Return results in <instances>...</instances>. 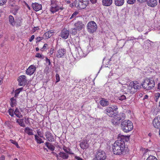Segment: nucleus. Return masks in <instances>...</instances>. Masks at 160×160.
<instances>
[{
  "instance_id": "obj_47",
  "label": "nucleus",
  "mask_w": 160,
  "mask_h": 160,
  "mask_svg": "<svg viewBox=\"0 0 160 160\" xmlns=\"http://www.w3.org/2000/svg\"><path fill=\"white\" fill-rule=\"evenodd\" d=\"M118 99L122 101L126 99V97L124 95H122L118 97Z\"/></svg>"
},
{
  "instance_id": "obj_13",
  "label": "nucleus",
  "mask_w": 160,
  "mask_h": 160,
  "mask_svg": "<svg viewBox=\"0 0 160 160\" xmlns=\"http://www.w3.org/2000/svg\"><path fill=\"white\" fill-rule=\"evenodd\" d=\"M36 68V67L34 65H30L27 69L26 71V74L29 75H32L34 73Z\"/></svg>"
},
{
  "instance_id": "obj_36",
  "label": "nucleus",
  "mask_w": 160,
  "mask_h": 160,
  "mask_svg": "<svg viewBox=\"0 0 160 160\" xmlns=\"http://www.w3.org/2000/svg\"><path fill=\"white\" fill-rule=\"evenodd\" d=\"M23 89L22 88H18L15 91V94H14V97L15 98H17L20 93V92L22 91Z\"/></svg>"
},
{
  "instance_id": "obj_6",
  "label": "nucleus",
  "mask_w": 160,
  "mask_h": 160,
  "mask_svg": "<svg viewBox=\"0 0 160 160\" xmlns=\"http://www.w3.org/2000/svg\"><path fill=\"white\" fill-rule=\"evenodd\" d=\"M51 8L50 10L52 13L56 12L59 10H62L63 8L60 7L58 6L57 3L56 1L55 0H51Z\"/></svg>"
},
{
  "instance_id": "obj_63",
  "label": "nucleus",
  "mask_w": 160,
  "mask_h": 160,
  "mask_svg": "<svg viewBox=\"0 0 160 160\" xmlns=\"http://www.w3.org/2000/svg\"><path fill=\"white\" fill-rule=\"evenodd\" d=\"M57 157L58 160H62V159L61 158H60L59 157V156H58V155L57 156Z\"/></svg>"
},
{
  "instance_id": "obj_19",
  "label": "nucleus",
  "mask_w": 160,
  "mask_h": 160,
  "mask_svg": "<svg viewBox=\"0 0 160 160\" xmlns=\"http://www.w3.org/2000/svg\"><path fill=\"white\" fill-rule=\"evenodd\" d=\"M125 91L127 93H129L132 94L136 92L132 86H131V83H130L129 85L127 86L126 88V90H125Z\"/></svg>"
},
{
  "instance_id": "obj_45",
  "label": "nucleus",
  "mask_w": 160,
  "mask_h": 160,
  "mask_svg": "<svg viewBox=\"0 0 160 160\" xmlns=\"http://www.w3.org/2000/svg\"><path fill=\"white\" fill-rule=\"evenodd\" d=\"M77 30L76 28H72L71 30V33L72 34L75 35L77 33Z\"/></svg>"
},
{
  "instance_id": "obj_22",
  "label": "nucleus",
  "mask_w": 160,
  "mask_h": 160,
  "mask_svg": "<svg viewBox=\"0 0 160 160\" xmlns=\"http://www.w3.org/2000/svg\"><path fill=\"white\" fill-rule=\"evenodd\" d=\"M100 104L102 107H106L108 106L109 104V101L105 98H102L99 102Z\"/></svg>"
},
{
  "instance_id": "obj_10",
  "label": "nucleus",
  "mask_w": 160,
  "mask_h": 160,
  "mask_svg": "<svg viewBox=\"0 0 160 160\" xmlns=\"http://www.w3.org/2000/svg\"><path fill=\"white\" fill-rule=\"evenodd\" d=\"M74 5L76 7L79 9H82L86 8L88 4L79 2L78 0L74 2Z\"/></svg>"
},
{
  "instance_id": "obj_34",
  "label": "nucleus",
  "mask_w": 160,
  "mask_h": 160,
  "mask_svg": "<svg viewBox=\"0 0 160 160\" xmlns=\"http://www.w3.org/2000/svg\"><path fill=\"white\" fill-rule=\"evenodd\" d=\"M9 5L12 7H13L14 6L16 5V2L15 0H9L8 1Z\"/></svg>"
},
{
  "instance_id": "obj_40",
  "label": "nucleus",
  "mask_w": 160,
  "mask_h": 160,
  "mask_svg": "<svg viewBox=\"0 0 160 160\" xmlns=\"http://www.w3.org/2000/svg\"><path fill=\"white\" fill-rule=\"evenodd\" d=\"M37 133L38 135V136L40 137V138H43L44 139H45V138L43 137V135L42 133L40 131V130H38L37 131Z\"/></svg>"
},
{
  "instance_id": "obj_4",
  "label": "nucleus",
  "mask_w": 160,
  "mask_h": 160,
  "mask_svg": "<svg viewBox=\"0 0 160 160\" xmlns=\"http://www.w3.org/2000/svg\"><path fill=\"white\" fill-rule=\"evenodd\" d=\"M94 156L95 160H105L107 157L105 152L101 149L95 151Z\"/></svg>"
},
{
  "instance_id": "obj_53",
  "label": "nucleus",
  "mask_w": 160,
  "mask_h": 160,
  "mask_svg": "<svg viewBox=\"0 0 160 160\" xmlns=\"http://www.w3.org/2000/svg\"><path fill=\"white\" fill-rule=\"evenodd\" d=\"M35 36L34 35L31 36V37L29 39V41L31 42L34 38Z\"/></svg>"
},
{
  "instance_id": "obj_42",
  "label": "nucleus",
  "mask_w": 160,
  "mask_h": 160,
  "mask_svg": "<svg viewBox=\"0 0 160 160\" xmlns=\"http://www.w3.org/2000/svg\"><path fill=\"white\" fill-rule=\"evenodd\" d=\"M8 113L10 115L11 117H13L14 116V110L12 109H10L8 111Z\"/></svg>"
},
{
  "instance_id": "obj_61",
  "label": "nucleus",
  "mask_w": 160,
  "mask_h": 160,
  "mask_svg": "<svg viewBox=\"0 0 160 160\" xmlns=\"http://www.w3.org/2000/svg\"><path fill=\"white\" fill-rule=\"evenodd\" d=\"M53 49H52H52L51 50L50 52V53L52 55L53 54Z\"/></svg>"
},
{
  "instance_id": "obj_35",
  "label": "nucleus",
  "mask_w": 160,
  "mask_h": 160,
  "mask_svg": "<svg viewBox=\"0 0 160 160\" xmlns=\"http://www.w3.org/2000/svg\"><path fill=\"white\" fill-rule=\"evenodd\" d=\"M10 101L11 102L10 105L12 107H14L16 106L17 103L16 99L14 98H11Z\"/></svg>"
},
{
  "instance_id": "obj_33",
  "label": "nucleus",
  "mask_w": 160,
  "mask_h": 160,
  "mask_svg": "<svg viewBox=\"0 0 160 160\" xmlns=\"http://www.w3.org/2000/svg\"><path fill=\"white\" fill-rule=\"evenodd\" d=\"M35 139V140L36 141L37 143L38 144H41L44 142V141L42 140V139L40 138L37 135H34Z\"/></svg>"
},
{
  "instance_id": "obj_51",
  "label": "nucleus",
  "mask_w": 160,
  "mask_h": 160,
  "mask_svg": "<svg viewBox=\"0 0 160 160\" xmlns=\"http://www.w3.org/2000/svg\"><path fill=\"white\" fill-rule=\"evenodd\" d=\"M111 107L112 108V110H114V111H115V112H117V111L118 109V108L116 106H114Z\"/></svg>"
},
{
  "instance_id": "obj_25",
  "label": "nucleus",
  "mask_w": 160,
  "mask_h": 160,
  "mask_svg": "<svg viewBox=\"0 0 160 160\" xmlns=\"http://www.w3.org/2000/svg\"><path fill=\"white\" fill-rule=\"evenodd\" d=\"M115 5L118 6H121L123 5L124 3V0H114Z\"/></svg>"
},
{
  "instance_id": "obj_11",
  "label": "nucleus",
  "mask_w": 160,
  "mask_h": 160,
  "mask_svg": "<svg viewBox=\"0 0 160 160\" xmlns=\"http://www.w3.org/2000/svg\"><path fill=\"white\" fill-rule=\"evenodd\" d=\"M18 80L19 82V85L20 86L25 85L27 82L26 76L23 75L19 76Z\"/></svg>"
},
{
  "instance_id": "obj_20",
  "label": "nucleus",
  "mask_w": 160,
  "mask_h": 160,
  "mask_svg": "<svg viewBox=\"0 0 160 160\" xmlns=\"http://www.w3.org/2000/svg\"><path fill=\"white\" fill-rule=\"evenodd\" d=\"M121 122V118L120 117H115L112 120V122L114 125H118Z\"/></svg>"
},
{
  "instance_id": "obj_17",
  "label": "nucleus",
  "mask_w": 160,
  "mask_h": 160,
  "mask_svg": "<svg viewBox=\"0 0 160 160\" xmlns=\"http://www.w3.org/2000/svg\"><path fill=\"white\" fill-rule=\"evenodd\" d=\"M146 1L147 5L151 7L156 6L158 4L157 0H147Z\"/></svg>"
},
{
  "instance_id": "obj_58",
  "label": "nucleus",
  "mask_w": 160,
  "mask_h": 160,
  "mask_svg": "<svg viewBox=\"0 0 160 160\" xmlns=\"http://www.w3.org/2000/svg\"><path fill=\"white\" fill-rule=\"evenodd\" d=\"M5 158L4 156H2L0 158V160H5Z\"/></svg>"
},
{
  "instance_id": "obj_39",
  "label": "nucleus",
  "mask_w": 160,
  "mask_h": 160,
  "mask_svg": "<svg viewBox=\"0 0 160 160\" xmlns=\"http://www.w3.org/2000/svg\"><path fill=\"white\" fill-rule=\"evenodd\" d=\"M160 97V93L158 92L155 93L154 100L156 102H157L159 98Z\"/></svg>"
},
{
  "instance_id": "obj_30",
  "label": "nucleus",
  "mask_w": 160,
  "mask_h": 160,
  "mask_svg": "<svg viewBox=\"0 0 160 160\" xmlns=\"http://www.w3.org/2000/svg\"><path fill=\"white\" fill-rule=\"evenodd\" d=\"M14 114L17 117L19 118H21L22 117V115H21L19 109L17 108H16L14 111Z\"/></svg>"
},
{
  "instance_id": "obj_2",
  "label": "nucleus",
  "mask_w": 160,
  "mask_h": 160,
  "mask_svg": "<svg viewBox=\"0 0 160 160\" xmlns=\"http://www.w3.org/2000/svg\"><path fill=\"white\" fill-rule=\"evenodd\" d=\"M143 88L146 90L151 89L155 85L154 80L152 78L145 79L141 84Z\"/></svg>"
},
{
  "instance_id": "obj_54",
  "label": "nucleus",
  "mask_w": 160,
  "mask_h": 160,
  "mask_svg": "<svg viewBox=\"0 0 160 160\" xmlns=\"http://www.w3.org/2000/svg\"><path fill=\"white\" fill-rule=\"evenodd\" d=\"M48 45L47 44L45 43L44 44L43 48H42V49H46L48 47Z\"/></svg>"
},
{
  "instance_id": "obj_37",
  "label": "nucleus",
  "mask_w": 160,
  "mask_h": 160,
  "mask_svg": "<svg viewBox=\"0 0 160 160\" xmlns=\"http://www.w3.org/2000/svg\"><path fill=\"white\" fill-rule=\"evenodd\" d=\"M12 11L14 14H16L18 12L19 9V7L17 5L14 6L13 7H12Z\"/></svg>"
},
{
  "instance_id": "obj_9",
  "label": "nucleus",
  "mask_w": 160,
  "mask_h": 160,
  "mask_svg": "<svg viewBox=\"0 0 160 160\" xmlns=\"http://www.w3.org/2000/svg\"><path fill=\"white\" fill-rule=\"evenodd\" d=\"M46 140L49 142H52L55 140L54 137L52 133L49 131L46 132L45 133Z\"/></svg>"
},
{
  "instance_id": "obj_43",
  "label": "nucleus",
  "mask_w": 160,
  "mask_h": 160,
  "mask_svg": "<svg viewBox=\"0 0 160 160\" xmlns=\"http://www.w3.org/2000/svg\"><path fill=\"white\" fill-rule=\"evenodd\" d=\"M10 141L12 143L15 145L16 146V147H17V148H19V146L18 144V143L17 142H16L15 141L13 140L12 139L10 140Z\"/></svg>"
},
{
  "instance_id": "obj_26",
  "label": "nucleus",
  "mask_w": 160,
  "mask_h": 160,
  "mask_svg": "<svg viewBox=\"0 0 160 160\" xmlns=\"http://www.w3.org/2000/svg\"><path fill=\"white\" fill-rule=\"evenodd\" d=\"M45 145L48 148V149L51 151H53L54 150L55 147L51 143H49V142H46L45 143Z\"/></svg>"
},
{
  "instance_id": "obj_24",
  "label": "nucleus",
  "mask_w": 160,
  "mask_h": 160,
  "mask_svg": "<svg viewBox=\"0 0 160 160\" xmlns=\"http://www.w3.org/2000/svg\"><path fill=\"white\" fill-rule=\"evenodd\" d=\"M112 3V0H102V4L104 6H109Z\"/></svg>"
},
{
  "instance_id": "obj_28",
  "label": "nucleus",
  "mask_w": 160,
  "mask_h": 160,
  "mask_svg": "<svg viewBox=\"0 0 160 160\" xmlns=\"http://www.w3.org/2000/svg\"><path fill=\"white\" fill-rule=\"evenodd\" d=\"M54 32L52 30H50L46 32L44 34V36H45L46 38L48 39L50 38L53 34Z\"/></svg>"
},
{
  "instance_id": "obj_41",
  "label": "nucleus",
  "mask_w": 160,
  "mask_h": 160,
  "mask_svg": "<svg viewBox=\"0 0 160 160\" xmlns=\"http://www.w3.org/2000/svg\"><path fill=\"white\" fill-rule=\"evenodd\" d=\"M146 160H158L157 158L153 156H150L147 158Z\"/></svg>"
},
{
  "instance_id": "obj_8",
  "label": "nucleus",
  "mask_w": 160,
  "mask_h": 160,
  "mask_svg": "<svg viewBox=\"0 0 160 160\" xmlns=\"http://www.w3.org/2000/svg\"><path fill=\"white\" fill-rule=\"evenodd\" d=\"M66 50L63 48H59L57 50L56 55L58 58H63L66 54Z\"/></svg>"
},
{
  "instance_id": "obj_18",
  "label": "nucleus",
  "mask_w": 160,
  "mask_h": 160,
  "mask_svg": "<svg viewBox=\"0 0 160 160\" xmlns=\"http://www.w3.org/2000/svg\"><path fill=\"white\" fill-rule=\"evenodd\" d=\"M74 25L77 29L79 31L81 30L85 27L84 25L81 21L78 22Z\"/></svg>"
},
{
  "instance_id": "obj_7",
  "label": "nucleus",
  "mask_w": 160,
  "mask_h": 160,
  "mask_svg": "<svg viewBox=\"0 0 160 160\" xmlns=\"http://www.w3.org/2000/svg\"><path fill=\"white\" fill-rule=\"evenodd\" d=\"M104 112L111 117L115 116L118 114L117 113V112L112 110V108L111 107L107 108L104 110Z\"/></svg>"
},
{
  "instance_id": "obj_56",
  "label": "nucleus",
  "mask_w": 160,
  "mask_h": 160,
  "mask_svg": "<svg viewBox=\"0 0 160 160\" xmlns=\"http://www.w3.org/2000/svg\"><path fill=\"white\" fill-rule=\"evenodd\" d=\"M147 42L148 43H149V44H150L151 45L153 44V42H152L151 41H150L149 40H147Z\"/></svg>"
},
{
  "instance_id": "obj_48",
  "label": "nucleus",
  "mask_w": 160,
  "mask_h": 160,
  "mask_svg": "<svg viewBox=\"0 0 160 160\" xmlns=\"http://www.w3.org/2000/svg\"><path fill=\"white\" fill-rule=\"evenodd\" d=\"M78 12H74L72 15L71 17L70 18V19H72L73 18L76 17V16L78 14Z\"/></svg>"
},
{
  "instance_id": "obj_44",
  "label": "nucleus",
  "mask_w": 160,
  "mask_h": 160,
  "mask_svg": "<svg viewBox=\"0 0 160 160\" xmlns=\"http://www.w3.org/2000/svg\"><path fill=\"white\" fill-rule=\"evenodd\" d=\"M73 156L74 157V160H84L82 158H81L78 156L76 155L75 154H74L73 155Z\"/></svg>"
},
{
  "instance_id": "obj_38",
  "label": "nucleus",
  "mask_w": 160,
  "mask_h": 160,
  "mask_svg": "<svg viewBox=\"0 0 160 160\" xmlns=\"http://www.w3.org/2000/svg\"><path fill=\"white\" fill-rule=\"evenodd\" d=\"M45 61L47 64V65L49 66L52 67V65L51 63L50 60L47 57L45 58Z\"/></svg>"
},
{
  "instance_id": "obj_14",
  "label": "nucleus",
  "mask_w": 160,
  "mask_h": 160,
  "mask_svg": "<svg viewBox=\"0 0 160 160\" xmlns=\"http://www.w3.org/2000/svg\"><path fill=\"white\" fill-rule=\"evenodd\" d=\"M32 7L35 11H39L42 9V5L37 2L32 3Z\"/></svg>"
},
{
  "instance_id": "obj_57",
  "label": "nucleus",
  "mask_w": 160,
  "mask_h": 160,
  "mask_svg": "<svg viewBox=\"0 0 160 160\" xmlns=\"http://www.w3.org/2000/svg\"><path fill=\"white\" fill-rule=\"evenodd\" d=\"M92 4H94L96 3L97 0H90Z\"/></svg>"
},
{
  "instance_id": "obj_64",
  "label": "nucleus",
  "mask_w": 160,
  "mask_h": 160,
  "mask_svg": "<svg viewBox=\"0 0 160 160\" xmlns=\"http://www.w3.org/2000/svg\"><path fill=\"white\" fill-rule=\"evenodd\" d=\"M36 50L37 51H38L39 50V48H36Z\"/></svg>"
},
{
  "instance_id": "obj_1",
  "label": "nucleus",
  "mask_w": 160,
  "mask_h": 160,
  "mask_svg": "<svg viewBox=\"0 0 160 160\" xmlns=\"http://www.w3.org/2000/svg\"><path fill=\"white\" fill-rule=\"evenodd\" d=\"M129 137L130 136L118 135V140L112 145V151L114 154L120 155L123 154L126 146L125 142H128Z\"/></svg>"
},
{
  "instance_id": "obj_21",
  "label": "nucleus",
  "mask_w": 160,
  "mask_h": 160,
  "mask_svg": "<svg viewBox=\"0 0 160 160\" xmlns=\"http://www.w3.org/2000/svg\"><path fill=\"white\" fill-rule=\"evenodd\" d=\"M58 156H59V158H62L64 159H67L69 157L67 153H66L62 151L58 153Z\"/></svg>"
},
{
  "instance_id": "obj_60",
  "label": "nucleus",
  "mask_w": 160,
  "mask_h": 160,
  "mask_svg": "<svg viewBox=\"0 0 160 160\" xmlns=\"http://www.w3.org/2000/svg\"><path fill=\"white\" fill-rule=\"evenodd\" d=\"M148 95H145L144 97V98H143V99H147L148 98Z\"/></svg>"
},
{
  "instance_id": "obj_31",
  "label": "nucleus",
  "mask_w": 160,
  "mask_h": 160,
  "mask_svg": "<svg viewBox=\"0 0 160 160\" xmlns=\"http://www.w3.org/2000/svg\"><path fill=\"white\" fill-rule=\"evenodd\" d=\"M8 19L9 22L10 24L13 26H14L15 25V23L13 17L12 16L10 15L9 16Z\"/></svg>"
},
{
  "instance_id": "obj_12",
  "label": "nucleus",
  "mask_w": 160,
  "mask_h": 160,
  "mask_svg": "<svg viewBox=\"0 0 160 160\" xmlns=\"http://www.w3.org/2000/svg\"><path fill=\"white\" fill-rule=\"evenodd\" d=\"M153 126L156 128L159 129L160 128V116H158L155 118L153 120Z\"/></svg>"
},
{
  "instance_id": "obj_15",
  "label": "nucleus",
  "mask_w": 160,
  "mask_h": 160,
  "mask_svg": "<svg viewBox=\"0 0 160 160\" xmlns=\"http://www.w3.org/2000/svg\"><path fill=\"white\" fill-rule=\"evenodd\" d=\"M69 32L66 29H63L61 32L60 36L63 38L66 39L68 38Z\"/></svg>"
},
{
  "instance_id": "obj_50",
  "label": "nucleus",
  "mask_w": 160,
  "mask_h": 160,
  "mask_svg": "<svg viewBox=\"0 0 160 160\" xmlns=\"http://www.w3.org/2000/svg\"><path fill=\"white\" fill-rule=\"evenodd\" d=\"M56 82H58L60 81V77L58 74H57L56 76Z\"/></svg>"
},
{
  "instance_id": "obj_23",
  "label": "nucleus",
  "mask_w": 160,
  "mask_h": 160,
  "mask_svg": "<svg viewBox=\"0 0 160 160\" xmlns=\"http://www.w3.org/2000/svg\"><path fill=\"white\" fill-rule=\"evenodd\" d=\"M80 146L82 149H84L88 147L89 144L86 141H83L80 143Z\"/></svg>"
},
{
  "instance_id": "obj_32",
  "label": "nucleus",
  "mask_w": 160,
  "mask_h": 160,
  "mask_svg": "<svg viewBox=\"0 0 160 160\" xmlns=\"http://www.w3.org/2000/svg\"><path fill=\"white\" fill-rule=\"evenodd\" d=\"M16 122L21 127H24L25 126V124L24 123V119H16Z\"/></svg>"
},
{
  "instance_id": "obj_55",
  "label": "nucleus",
  "mask_w": 160,
  "mask_h": 160,
  "mask_svg": "<svg viewBox=\"0 0 160 160\" xmlns=\"http://www.w3.org/2000/svg\"><path fill=\"white\" fill-rule=\"evenodd\" d=\"M42 57V55L39 53H37L36 55V57L39 58H41Z\"/></svg>"
},
{
  "instance_id": "obj_3",
  "label": "nucleus",
  "mask_w": 160,
  "mask_h": 160,
  "mask_svg": "<svg viewBox=\"0 0 160 160\" xmlns=\"http://www.w3.org/2000/svg\"><path fill=\"white\" fill-rule=\"evenodd\" d=\"M121 127L124 132H128L131 131L133 128L132 122L129 120H125L121 122Z\"/></svg>"
},
{
  "instance_id": "obj_27",
  "label": "nucleus",
  "mask_w": 160,
  "mask_h": 160,
  "mask_svg": "<svg viewBox=\"0 0 160 160\" xmlns=\"http://www.w3.org/2000/svg\"><path fill=\"white\" fill-rule=\"evenodd\" d=\"M24 132L29 135H32L34 134L33 130L28 127L25 128Z\"/></svg>"
},
{
  "instance_id": "obj_46",
  "label": "nucleus",
  "mask_w": 160,
  "mask_h": 160,
  "mask_svg": "<svg viewBox=\"0 0 160 160\" xmlns=\"http://www.w3.org/2000/svg\"><path fill=\"white\" fill-rule=\"evenodd\" d=\"M136 0H127V2L128 4H132L136 2Z\"/></svg>"
},
{
  "instance_id": "obj_29",
  "label": "nucleus",
  "mask_w": 160,
  "mask_h": 160,
  "mask_svg": "<svg viewBox=\"0 0 160 160\" xmlns=\"http://www.w3.org/2000/svg\"><path fill=\"white\" fill-rule=\"evenodd\" d=\"M62 149L65 152H64L67 153L68 155V154H74V153L72 152V151L71 150V149L70 148H67L65 146H63L62 148Z\"/></svg>"
},
{
  "instance_id": "obj_59",
  "label": "nucleus",
  "mask_w": 160,
  "mask_h": 160,
  "mask_svg": "<svg viewBox=\"0 0 160 160\" xmlns=\"http://www.w3.org/2000/svg\"><path fill=\"white\" fill-rule=\"evenodd\" d=\"M147 0H138V1L140 2H145Z\"/></svg>"
},
{
  "instance_id": "obj_62",
  "label": "nucleus",
  "mask_w": 160,
  "mask_h": 160,
  "mask_svg": "<svg viewBox=\"0 0 160 160\" xmlns=\"http://www.w3.org/2000/svg\"><path fill=\"white\" fill-rule=\"evenodd\" d=\"M26 6L29 10L31 9V8L30 7L28 4H26Z\"/></svg>"
},
{
  "instance_id": "obj_52",
  "label": "nucleus",
  "mask_w": 160,
  "mask_h": 160,
  "mask_svg": "<svg viewBox=\"0 0 160 160\" xmlns=\"http://www.w3.org/2000/svg\"><path fill=\"white\" fill-rule=\"evenodd\" d=\"M43 39V38L42 37H38L36 39L37 40V42H40L41 40H42Z\"/></svg>"
},
{
  "instance_id": "obj_5",
  "label": "nucleus",
  "mask_w": 160,
  "mask_h": 160,
  "mask_svg": "<svg viewBox=\"0 0 160 160\" xmlns=\"http://www.w3.org/2000/svg\"><path fill=\"white\" fill-rule=\"evenodd\" d=\"M97 28V24L94 21L89 22L87 25V31L90 33H92L95 32Z\"/></svg>"
},
{
  "instance_id": "obj_49",
  "label": "nucleus",
  "mask_w": 160,
  "mask_h": 160,
  "mask_svg": "<svg viewBox=\"0 0 160 160\" xmlns=\"http://www.w3.org/2000/svg\"><path fill=\"white\" fill-rule=\"evenodd\" d=\"M7 0H0V6H2L6 3Z\"/></svg>"
},
{
  "instance_id": "obj_16",
  "label": "nucleus",
  "mask_w": 160,
  "mask_h": 160,
  "mask_svg": "<svg viewBox=\"0 0 160 160\" xmlns=\"http://www.w3.org/2000/svg\"><path fill=\"white\" fill-rule=\"evenodd\" d=\"M130 83L131 84V86H132L136 92L141 87L140 84L137 81H134Z\"/></svg>"
}]
</instances>
